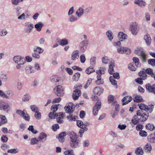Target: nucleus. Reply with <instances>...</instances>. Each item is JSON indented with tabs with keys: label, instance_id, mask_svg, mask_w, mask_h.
Here are the masks:
<instances>
[{
	"label": "nucleus",
	"instance_id": "2eb2a0df",
	"mask_svg": "<svg viewBox=\"0 0 155 155\" xmlns=\"http://www.w3.org/2000/svg\"><path fill=\"white\" fill-rule=\"evenodd\" d=\"M74 109L73 104L72 103H70L67 106L64 107V109L67 113L71 114L73 112Z\"/></svg>",
	"mask_w": 155,
	"mask_h": 155
},
{
	"label": "nucleus",
	"instance_id": "864d4df0",
	"mask_svg": "<svg viewBox=\"0 0 155 155\" xmlns=\"http://www.w3.org/2000/svg\"><path fill=\"white\" fill-rule=\"evenodd\" d=\"M68 44V40L65 38L61 40L60 45L62 46H64L67 45Z\"/></svg>",
	"mask_w": 155,
	"mask_h": 155
},
{
	"label": "nucleus",
	"instance_id": "cd10ccee",
	"mask_svg": "<svg viewBox=\"0 0 155 155\" xmlns=\"http://www.w3.org/2000/svg\"><path fill=\"white\" fill-rule=\"evenodd\" d=\"M137 115L133 117L131 120V122L133 124L136 125L139 123L140 121Z\"/></svg>",
	"mask_w": 155,
	"mask_h": 155
},
{
	"label": "nucleus",
	"instance_id": "ea45409f",
	"mask_svg": "<svg viewBox=\"0 0 155 155\" xmlns=\"http://www.w3.org/2000/svg\"><path fill=\"white\" fill-rule=\"evenodd\" d=\"M108 101L109 104H111V105L117 103V101L114 97H108Z\"/></svg>",
	"mask_w": 155,
	"mask_h": 155
},
{
	"label": "nucleus",
	"instance_id": "39448f33",
	"mask_svg": "<svg viewBox=\"0 0 155 155\" xmlns=\"http://www.w3.org/2000/svg\"><path fill=\"white\" fill-rule=\"evenodd\" d=\"M134 53L141 57L142 60L145 61L146 60V55L143 49L141 48H137L134 51Z\"/></svg>",
	"mask_w": 155,
	"mask_h": 155
},
{
	"label": "nucleus",
	"instance_id": "7ed1b4c3",
	"mask_svg": "<svg viewBox=\"0 0 155 155\" xmlns=\"http://www.w3.org/2000/svg\"><path fill=\"white\" fill-rule=\"evenodd\" d=\"M138 106L139 108L141 110L148 111L150 113L151 112L154 108V105L151 104L148 106L144 104H138Z\"/></svg>",
	"mask_w": 155,
	"mask_h": 155
},
{
	"label": "nucleus",
	"instance_id": "a18cd8bd",
	"mask_svg": "<svg viewBox=\"0 0 155 155\" xmlns=\"http://www.w3.org/2000/svg\"><path fill=\"white\" fill-rule=\"evenodd\" d=\"M5 93V97H9L14 96L13 92L10 90H8Z\"/></svg>",
	"mask_w": 155,
	"mask_h": 155
},
{
	"label": "nucleus",
	"instance_id": "052dcab7",
	"mask_svg": "<svg viewBox=\"0 0 155 155\" xmlns=\"http://www.w3.org/2000/svg\"><path fill=\"white\" fill-rule=\"evenodd\" d=\"M148 63L150 64L152 66H154L155 65V59H149L148 60Z\"/></svg>",
	"mask_w": 155,
	"mask_h": 155
},
{
	"label": "nucleus",
	"instance_id": "49530a36",
	"mask_svg": "<svg viewBox=\"0 0 155 155\" xmlns=\"http://www.w3.org/2000/svg\"><path fill=\"white\" fill-rule=\"evenodd\" d=\"M114 63H112L110 64L109 66V69L108 70V72L110 74H113L114 71Z\"/></svg>",
	"mask_w": 155,
	"mask_h": 155
},
{
	"label": "nucleus",
	"instance_id": "bb28decb",
	"mask_svg": "<svg viewBox=\"0 0 155 155\" xmlns=\"http://www.w3.org/2000/svg\"><path fill=\"white\" fill-rule=\"evenodd\" d=\"M7 119L6 117L0 114V126L7 122Z\"/></svg>",
	"mask_w": 155,
	"mask_h": 155
},
{
	"label": "nucleus",
	"instance_id": "c9c22d12",
	"mask_svg": "<svg viewBox=\"0 0 155 155\" xmlns=\"http://www.w3.org/2000/svg\"><path fill=\"white\" fill-rule=\"evenodd\" d=\"M80 74L79 73H75L73 76V79L75 81H78L79 79L80 76Z\"/></svg>",
	"mask_w": 155,
	"mask_h": 155
},
{
	"label": "nucleus",
	"instance_id": "338daca9",
	"mask_svg": "<svg viewBox=\"0 0 155 155\" xmlns=\"http://www.w3.org/2000/svg\"><path fill=\"white\" fill-rule=\"evenodd\" d=\"M8 152L11 153H16L18 152V151L17 149H11L8 150Z\"/></svg>",
	"mask_w": 155,
	"mask_h": 155
},
{
	"label": "nucleus",
	"instance_id": "1a4fd4ad",
	"mask_svg": "<svg viewBox=\"0 0 155 155\" xmlns=\"http://www.w3.org/2000/svg\"><path fill=\"white\" fill-rule=\"evenodd\" d=\"M50 81L53 84H59L62 82L61 78L55 75L52 76L51 77Z\"/></svg>",
	"mask_w": 155,
	"mask_h": 155
},
{
	"label": "nucleus",
	"instance_id": "aec40b11",
	"mask_svg": "<svg viewBox=\"0 0 155 155\" xmlns=\"http://www.w3.org/2000/svg\"><path fill=\"white\" fill-rule=\"evenodd\" d=\"M76 14L78 18L81 17L84 14V9L81 7H79L76 11Z\"/></svg>",
	"mask_w": 155,
	"mask_h": 155
},
{
	"label": "nucleus",
	"instance_id": "72a5a7b5",
	"mask_svg": "<svg viewBox=\"0 0 155 155\" xmlns=\"http://www.w3.org/2000/svg\"><path fill=\"white\" fill-rule=\"evenodd\" d=\"M151 149V146L150 144L147 143L144 147V151L146 152H150Z\"/></svg>",
	"mask_w": 155,
	"mask_h": 155
},
{
	"label": "nucleus",
	"instance_id": "4be33fe9",
	"mask_svg": "<svg viewBox=\"0 0 155 155\" xmlns=\"http://www.w3.org/2000/svg\"><path fill=\"white\" fill-rule=\"evenodd\" d=\"M66 132H61L57 136V137L60 142H63L64 141V137L66 135Z\"/></svg>",
	"mask_w": 155,
	"mask_h": 155
},
{
	"label": "nucleus",
	"instance_id": "473e14b6",
	"mask_svg": "<svg viewBox=\"0 0 155 155\" xmlns=\"http://www.w3.org/2000/svg\"><path fill=\"white\" fill-rule=\"evenodd\" d=\"M106 35L108 40L110 41H112L113 38V36L112 31L110 30L106 32Z\"/></svg>",
	"mask_w": 155,
	"mask_h": 155
},
{
	"label": "nucleus",
	"instance_id": "603ef678",
	"mask_svg": "<svg viewBox=\"0 0 155 155\" xmlns=\"http://www.w3.org/2000/svg\"><path fill=\"white\" fill-rule=\"evenodd\" d=\"M77 20L78 19L76 17L73 15H71L69 17L68 21L70 22H74L77 21Z\"/></svg>",
	"mask_w": 155,
	"mask_h": 155
},
{
	"label": "nucleus",
	"instance_id": "e433bc0d",
	"mask_svg": "<svg viewBox=\"0 0 155 155\" xmlns=\"http://www.w3.org/2000/svg\"><path fill=\"white\" fill-rule=\"evenodd\" d=\"M26 73L27 74H30L34 72V70L29 66L26 67L25 68Z\"/></svg>",
	"mask_w": 155,
	"mask_h": 155
},
{
	"label": "nucleus",
	"instance_id": "6ab92c4d",
	"mask_svg": "<svg viewBox=\"0 0 155 155\" xmlns=\"http://www.w3.org/2000/svg\"><path fill=\"white\" fill-rule=\"evenodd\" d=\"M103 90L99 87H96L93 90L94 94L99 96L103 92Z\"/></svg>",
	"mask_w": 155,
	"mask_h": 155
},
{
	"label": "nucleus",
	"instance_id": "a211bd4d",
	"mask_svg": "<svg viewBox=\"0 0 155 155\" xmlns=\"http://www.w3.org/2000/svg\"><path fill=\"white\" fill-rule=\"evenodd\" d=\"M118 38L121 41H122L127 38V35L123 32H120L118 35Z\"/></svg>",
	"mask_w": 155,
	"mask_h": 155
},
{
	"label": "nucleus",
	"instance_id": "09e8293b",
	"mask_svg": "<svg viewBox=\"0 0 155 155\" xmlns=\"http://www.w3.org/2000/svg\"><path fill=\"white\" fill-rule=\"evenodd\" d=\"M143 151L141 147L137 148L135 150V153L137 155H142L143 153Z\"/></svg>",
	"mask_w": 155,
	"mask_h": 155
},
{
	"label": "nucleus",
	"instance_id": "20e7f679",
	"mask_svg": "<svg viewBox=\"0 0 155 155\" xmlns=\"http://www.w3.org/2000/svg\"><path fill=\"white\" fill-rule=\"evenodd\" d=\"M54 93L58 96H63L64 94V90L61 85H58L54 89Z\"/></svg>",
	"mask_w": 155,
	"mask_h": 155
},
{
	"label": "nucleus",
	"instance_id": "de8ad7c7",
	"mask_svg": "<svg viewBox=\"0 0 155 155\" xmlns=\"http://www.w3.org/2000/svg\"><path fill=\"white\" fill-rule=\"evenodd\" d=\"M30 108L31 110L34 112H36L39 110L38 107L36 105H31Z\"/></svg>",
	"mask_w": 155,
	"mask_h": 155
},
{
	"label": "nucleus",
	"instance_id": "b1692460",
	"mask_svg": "<svg viewBox=\"0 0 155 155\" xmlns=\"http://www.w3.org/2000/svg\"><path fill=\"white\" fill-rule=\"evenodd\" d=\"M81 93L80 90L75 89V90L73 91L72 97H79L81 96Z\"/></svg>",
	"mask_w": 155,
	"mask_h": 155
},
{
	"label": "nucleus",
	"instance_id": "4d7b16f0",
	"mask_svg": "<svg viewBox=\"0 0 155 155\" xmlns=\"http://www.w3.org/2000/svg\"><path fill=\"white\" fill-rule=\"evenodd\" d=\"M92 80L91 78H89L87 80V83L85 84L84 86V88L85 89L87 88L91 83Z\"/></svg>",
	"mask_w": 155,
	"mask_h": 155
},
{
	"label": "nucleus",
	"instance_id": "c756f323",
	"mask_svg": "<svg viewBox=\"0 0 155 155\" xmlns=\"http://www.w3.org/2000/svg\"><path fill=\"white\" fill-rule=\"evenodd\" d=\"M132 99V97H123L122 99L123 105H125L131 101Z\"/></svg>",
	"mask_w": 155,
	"mask_h": 155
},
{
	"label": "nucleus",
	"instance_id": "f257e3e1",
	"mask_svg": "<svg viewBox=\"0 0 155 155\" xmlns=\"http://www.w3.org/2000/svg\"><path fill=\"white\" fill-rule=\"evenodd\" d=\"M78 137V136L75 132H72L71 133L70 145L72 148H77L79 147V141L77 140Z\"/></svg>",
	"mask_w": 155,
	"mask_h": 155
},
{
	"label": "nucleus",
	"instance_id": "f704fd0d",
	"mask_svg": "<svg viewBox=\"0 0 155 155\" xmlns=\"http://www.w3.org/2000/svg\"><path fill=\"white\" fill-rule=\"evenodd\" d=\"M137 67L135 65V64L133 63H130L129 65V69L132 71H135L137 67Z\"/></svg>",
	"mask_w": 155,
	"mask_h": 155
},
{
	"label": "nucleus",
	"instance_id": "f03ea898",
	"mask_svg": "<svg viewBox=\"0 0 155 155\" xmlns=\"http://www.w3.org/2000/svg\"><path fill=\"white\" fill-rule=\"evenodd\" d=\"M130 29L133 35H136L139 30L138 24L136 22H131L130 25Z\"/></svg>",
	"mask_w": 155,
	"mask_h": 155
},
{
	"label": "nucleus",
	"instance_id": "c03bdc74",
	"mask_svg": "<svg viewBox=\"0 0 155 155\" xmlns=\"http://www.w3.org/2000/svg\"><path fill=\"white\" fill-rule=\"evenodd\" d=\"M34 52H38L39 54H41L43 52L44 49L39 47H36L34 48Z\"/></svg>",
	"mask_w": 155,
	"mask_h": 155
},
{
	"label": "nucleus",
	"instance_id": "7c9ffc66",
	"mask_svg": "<svg viewBox=\"0 0 155 155\" xmlns=\"http://www.w3.org/2000/svg\"><path fill=\"white\" fill-rule=\"evenodd\" d=\"M43 26V23L41 22H39L38 24L35 25V27L38 31H40L41 30Z\"/></svg>",
	"mask_w": 155,
	"mask_h": 155
},
{
	"label": "nucleus",
	"instance_id": "8fccbe9b",
	"mask_svg": "<svg viewBox=\"0 0 155 155\" xmlns=\"http://www.w3.org/2000/svg\"><path fill=\"white\" fill-rule=\"evenodd\" d=\"M95 71L93 68L91 67L87 68L85 70V72L87 74H90L91 73Z\"/></svg>",
	"mask_w": 155,
	"mask_h": 155
},
{
	"label": "nucleus",
	"instance_id": "3c124183",
	"mask_svg": "<svg viewBox=\"0 0 155 155\" xmlns=\"http://www.w3.org/2000/svg\"><path fill=\"white\" fill-rule=\"evenodd\" d=\"M38 141L36 138H33L31 139L30 143L31 145H34L37 143Z\"/></svg>",
	"mask_w": 155,
	"mask_h": 155
},
{
	"label": "nucleus",
	"instance_id": "dca6fc26",
	"mask_svg": "<svg viewBox=\"0 0 155 155\" xmlns=\"http://www.w3.org/2000/svg\"><path fill=\"white\" fill-rule=\"evenodd\" d=\"M25 25L27 27V28L25 29V32L26 33L29 34L31 31L34 28V25L32 24H29L28 22L25 23Z\"/></svg>",
	"mask_w": 155,
	"mask_h": 155
},
{
	"label": "nucleus",
	"instance_id": "e2e57ef3",
	"mask_svg": "<svg viewBox=\"0 0 155 155\" xmlns=\"http://www.w3.org/2000/svg\"><path fill=\"white\" fill-rule=\"evenodd\" d=\"M28 129V130L31 131L32 133L35 134H37L38 132L37 130H34L33 127L32 126H30Z\"/></svg>",
	"mask_w": 155,
	"mask_h": 155
},
{
	"label": "nucleus",
	"instance_id": "5fc2aeb1",
	"mask_svg": "<svg viewBox=\"0 0 155 155\" xmlns=\"http://www.w3.org/2000/svg\"><path fill=\"white\" fill-rule=\"evenodd\" d=\"M133 100L134 102L137 103L142 102L143 101L142 97H134Z\"/></svg>",
	"mask_w": 155,
	"mask_h": 155
},
{
	"label": "nucleus",
	"instance_id": "680f3d73",
	"mask_svg": "<svg viewBox=\"0 0 155 155\" xmlns=\"http://www.w3.org/2000/svg\"><path fill=\"white\" fill-rule=\"evenodd\" d=\"M73 151L72 150H70L65 151L64 154L65 155H74L73 153Z\"/></svg>",
	"mask_w": 155,
	"mask_h": 155
},
{
	"label": "nucleus",
	"instance_id": "9d476101",
	"mask_svg": "<svg viewBox=\"0 0 155 155\" xmlns=\"http://www.w3.org/2000/svg\"><path fill=\"white\" fill-rule=\"evenodd\" d=\"M88 44V41L87 40H84L81 42L79 45L80 51L82 52H84L86 49Z\"/></svg>",
	"mask_w": 155,
	"mask_h": 155
},
{
	"label": "nucleus",
	"instance_id": "6e6552de",
	"mask_svg": "<svg viewBox=\"0 0 155 155\" xmlns=\"http://www.w3.org/2000/svg\"><path fill=\"white\" fill-rule=\"evenodd\" d=\"M64 117V114L62 112L55 113L54 117L57 118V121L59 124H61L63 122V119Z\"/></svg>",
	"mask_w": 155,
	"mask_h": 155
},
{
	"label": "nucleus",
	"instance_id": "4468645a",
	"mask_svg": "<svg viewBox=\"0 0 155 155\" xmlns=\"http://www.w3.org/2000/svg\"><path fill=\"white\" fill-rule=\"evenodd\" d=\"M0 110L5 111L8 113L9 110L8 104L0 100Z\"/></svg>",
	"mask_w": 155,
	"mask_h": 155
},
{
	"label": "nucleus",
	"instance_id": "a878e982",
	"mask_svg": "<svg viewBox=\"0 0 155 155\" xmlns=\"http://www.w3.org/2000/svg\"><path fill=\"white\" fill-rule=\"evenodd\" d=\"M79 51L78 50H76L73 52L71 55V60H75L76 59H78L79 58Z\"/></svg>",
	"mask_w": 155,
	"mask_h": 155
},
{
	"label": "nucleus",
	"instance_id": "412c9836",
	"mask_svg": "<svg viewBox=\"0 0 155 155\" xmlns=\"http://www.w3.org/2000/svg\"><path fill=\"white\" fill-rule=\"evenodd\" d=\"M139 75L143 80H145L147 78V73L144 69H143L139 73Z\"/></svg>",
	"mask_w": 155,
	"mask_h": 155
},
{
	"label": "nucleus",
	"instance_id": "f8f14e48",
	"mask_svg": "<svg viewBox=\"0 0 155 155\" xmlns=\"http://www.w3.org/2000/svg\"><path fill=\"white\" fill-rule=\"evenodd\" d=\"M101 107V102L100 101H97L95 104L93 108V113L94 115H96L99 110Z\"/></svg>",
	"mask_w": 155,
	"mask_h": 155
},
{
	"label": "nucleus",
	"instance_id": "2f4dec72",
	"mask_svg": "<svg viewBox=\"0 0 155 155\" xmlns=\"http://www.w3.org/2000/svg\"><path fill=\"white\" fill-rule=\"evenodd\" d=\"M145 70L147 73L148 74L150 75L152 78L154 76L155 73L153 72L152 69L150 68H147Z\"/></svg>",
	"mask_w": 155,
	"mask_h": 155
},
{
	"label": "nucleus",
	"instance_id": "9b49d317",
	"mask_svg": "<svg viewBox=\"0 0 155 155\" xmlns=\"http://www.w3.org/2000/svg\"><path fill=\"white\" fill-rule=\"evenodd\" d=\"M13 60L17 64H23L25 62L24 58L19 56H14L13 58Z\"/></svg>",
	"mask_w": 155,
	"mask_h": 155
},
{
	"label": "nucleus",
	"instance_id": "0e129e2a",
	"mask_svg": "<svg viewBox=\"0 0 155 155\" xmlns=\"http://www.w3.org/2000/svg\"><path fill=\"white\" fill-rule=\"evenodd\" d=\"M139 135L140 136L145 137L147 136V133L145 131L141 130L139 132Z\"/></svg>",
	"mask_w": 155,
	"mask_h": 155
},
{
	"label": "nucleus",
	"instance_id": "c85d7f7f",
	"mask_svg": "<svg viewBox=\"0 0 155 155\" xmlns=\"http://www.w3.org/2000/svg\"><path fill=\"white\" fill-rule=\"evenodd\" d=\"M144 39L145 41L146 44L148 45H150L151 41V39L150 35L148 34H146L145 35Z\"/></svg>",
	"mask_w": 155,
	"mask_h": 155
},
{
	"label": "nucleus",
	"instance_id": "423d86ee",
	"mask_svg": "<svg viewBox=\"0 0 155 155\" xmlns=\"http://www.w3.org/2000/svg\"><path fill=\"white\" fill-rule=\"evenodd\" d=\"M84 123L81 120H78L77 121V125L79 127H80L81 129L80 131H79V133L80 134L79 136L81 137L82 136V134L84 132L87 131L88 130V128L86 127H83Z\"/></svg>",
	"mask_w": 155,
	"mask_h": 155
},
{
	"label": "nucleus",
	"instance_id": "ddd939ff",
	"mask_svg": "<svg viewBox=\"0 0 155 155\" xmlns=\"http://www.w3.org/2000/svg\"><path fill=\"white\" fill-rule=\"evenodd\" d=\"M59 105V104L53 105L51 106V109L53 111L52 112H50L48 114L49 117L50 119H51L56 118V117H54L55 114L54 113L58 110V106Z\"/></svg>",
	"mask_w": 155,
	"mask_h": 155
},
{
	"label": "nucleus",
	"instance_id": "79ce46f5",
	"mask_svg": "<svg viewBox=\"0 0 155 155\" xmlns=\"http://www.w3.org/2000/svg\"><path fill=\"white\" fill-rule=\"evenodd\" d=\"M0 78L3 81H6L8 79V77L6 74L2 73L0 74Z\"/></svg>",
	"mask_w": 155,
	"mask_h": 155
},
{
	"label": "nucleus",
	"instance_id": "58836bf2",
	"mask_svg": "<svg viewBox=\"0 0 155 155\" xmlns=\"http://www.w3.org/2000/svg\"><path fill=\"white\" fill-rule=\"evenodd\" d=\"M92 9V7L90 6H88L84 9V14L87 15L89 14Z\"/></svg>",
	"mask_w": 155,
	"mask_h": 155
},
{
	"label": "nucleus",
	"instance_id": "0eeeda50",
	"mask_svg": "<svg viewBox=\"0 0 155 155\" xmlns=\"http://www.w3.org/2000/svg\"><path fill=\"white\" fill-rule=\"evenodd\" d=\"M136 114L138 116V117L140 121L143 122L145 121L147 118L148 116L144 113H142L141 111L138 110L137 111Z\"/></svg>",
	"mask_w": 155,
	"mask_h": 155
},
{
	"label": "nucleus",
	"instance_id": "13d9d810",
	"mask_svg": "<svg viewBox=\"0 0 155 155\" xmlns=\"http://www.w3.org/2000/svg\"><path fill=\"white\" fill-rule=\"evenodd\" d=\"M96 61V57H92L90 60V64L94 66L95 64Z\"/></svg>",
	"mask_w": 155,
	"mask_h": 155
},
{
	"label": "nucleus",
	"instance_id": "4c0bfd02",
	"mask_svg": "<svg viewBox=\"0 0 155 155\" xmlns=\"http://www.w3.org/2000/svg\"><path fill=\"white\" fill-rule=\"evenodd\" d=\"M47 135L44 133H41L38 137L39 140H43L45 141L46 140Z\"/></svg>",
	"mask_w": 155,
	"mask_h": 155
},
{
	"label": "nucleus",
	"instance_id": "69168bd1",
	"mask_svg": "<svg viewBox=\"0 0 155 155\" xmlns=\"http://www.w3.org/2000/svg\"><path fill=\"white\" fill-rule=\"evenodd\" d=\"M22 87V83L20 81H18L17 84V88L18 90H20Z\"/></svg>",
	"mask_w": 155,
	"mask_h": 155
},
{
	"label": "nucleus",
	"instance_id": "f3484780",
	"mask_svg": "<svg viewBox=\"0 0 155 155\" xmlns=\"http://www.w3.org/2000/svg\"><path fill=\"white\" fill-rule=\"evenodd\" d=\"M145 87L147 91L155 94V84L151 86L150 84H146Z\"/></svg>",
	"mask_w": 155,
	"mask_h": 155
},
{
	"label": "nucleus",
	"instance_id": "393cba45",
	"mask_svg": "<svg viewBox=\"0 0 155 155\" xmlns=\"http://www.w3.org/2000/svg\"><path fill=\"white\" fill-rule=\"evenodd\" d=\"M148 140L150 143H155V131L153 134H151L148 136Z\"/></svg>",
	"mask_w": 155,
	"mask_h": 155
},
{
	"label": "nucleus",
	"instance_id": "37998d69",
	"mask_svg": "<svg viewBox=\"0 0 155 155\" xmlns=\"http://www.w3.org/2000/svg\"><path fill=\"white\" fill-rule=\"evenodd\" d=\"M146 128L151 131H152L154 130L155 128V127L152 124L149 123L147 124L146 125Z\"/></svg>",
	"mask_w": 155,
	"mask_h": 155
},
{
	"label": "nucleus",
	"instance_id": "6e6d98bb",
	"mask_svg": "<svg viewBox=\"0 0 155 155\" xmlns=\"http://www.w3.org/2000/svg\"><path fill=\"white\" fill-rule=\"evenodd\" d=\"M41 114L40 112H38V111L35 112V117L36 119L40 120L41 119Z\"/></svg>",
	"mask_w": 155,
	"mask_h": 155
},
{
	"label": "nucleus",
	"instance_id": "774afa93",
	"mask_svg": "<svg viewBox=\"0 0 155 155\" xmlns=\"http://www.w3.org/2000/svg\"><path fill=\"white\" fill-rule=\"evenodd\" d=\"M80 61L81 63H84L86 60V58L84 54H82L80 56Z\"/></svg>",
	"mask_w": 155,
	"mask_h": 155
},
{
	"label": "nucleus",
	"instance_id": "bf43d9fd",
	"mask_svg": "<svg viewBox=\"0 0 155 155\" xmlns=\"http://www.w3.org/2000/svg\"><path fill=\"white\" fill-rule=\"evenodd\" d=\"M125 48L123 47H120L117 49V52L119 54H122L124 53Z\"/></svg>",
	"mask_w": 155,
	"mask_h": 155
},
{
	"label": "nucleus",
	"instance_id": "a19ab883",
	"mask_svg": "<svg viewBox=\"0 0 155 155\" xmlns=\"http://www.w3.org/2000/svg\"><path fill=\"white\" fill-rule=\"evenodd\" d=\"M133 60L135 65L137 66V67L140 66V62L139 59L137 58L134 57Z\"/></svg>",
	"mask_w": 155,
	"mask_h": 155
},
{
	"label": "nucleus",
	"instance_id": "5701e85b",
	"mask_svg": "<svg viewBox=\"0 0 155 155\" xmlns=\"http://www.w3.org/2000/svg\"><path fill=\"white\" fill-rule=\"evenodd\" d=\"M134 3L141 7L145 6L146 4L145 2L142 0H135Z\"/></svg>",
	"mask_w": 155,
	"mask_h": 155
}]
</instances>
